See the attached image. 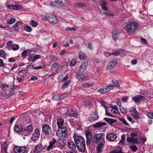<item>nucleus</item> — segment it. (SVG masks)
<instances>
[{
    "label": "nucleus",
    "mask_w": 153,
    "mask_h": 153,
    "mask_svg": "<svg viewBox=\"0 0 153 153\" xmlns=\"http://www.w3.org/2000/svg\"><path fill=\"white\" fill-rule=\"evenodd\" d=\"M74 140L76 146L81 152H84L85 149V140L83 138L80 136L74 134Z\"/></svg>",
    "instance_id": "f257e3e1"
},
{
    "label": "nucleus",
    "mask_w": 153,
    "mask_h": 153,
    "mask_svg": "<svg viewBox=\"0 0 153 153\" xmlns=\"http://www.w3.org/2000/svg\"><path fill=\"white\" fill-rule=\"evenodd\" d=\"M138 24L133 22H131L127 24L125 27V29L127 33L129 34L134 32L138 29Z\"/></svg>",
    "instance_id": "f03ea898"
},
{
    "label": "nucleus",
    "mask_w": 153,
    "mask_h": 153,
    "mask_svg": "<svg viewBox=\"0 0 153 153\" xmlns=\"http://www.w3.org/2000/svg\"><path fill=\"white\" fill-rule=\"evenodd\" d=\"M42 132L45 133V137L48 139H51L53 133L51 128L50 126L47 124H44L42 125Z\"/></svg>",
    "instance_id": "7ed1b4c3"
},
{
    "label": "nucleus",
    "mask_w": 153,
    "mask_h": 153,
    "mask_svg": "<svg viewBox=\"0 0 153 153\" xmlns=\"http://www.w3.org/2000/svg\"><path fill=\"white\" fill-rule=\"evenodd\" d=\"M59 129L56 132V135L57 137L62 139L64 138H67L68 135L66 127L63 126L62 128Z\"/></svg>",
    "instance_id": "20e7f679"
},
{
    "label": "nucleus",
    "mask_w": 153,
    "mask_h": 153,
    "mask_svg": "<svg viewBox=\"0 0 153 153\" xmlns=\"http://www.w3.org/2000/svg\"><path fill=\"white\" fill-rule=\"evenodd\" d=\"M13 149L15 153H27V148L25 146H16L14 147Z\"/></svg>",
    "instance_id": "39448f33"
},
{
    "label": "nucleus",
    "mask_w": 153,
    "mask_h": 153,
    "mask_svg": "<svg viewBox=\"0 0 153 153\" xmlns=\"http://www.w3.org/2000/svg\"><path fill=\"white\" fill-rule=\"evenodd\" d=\"M48 16V21L51 24L55 25L57 23V20L55 16L52 14H49Z\"/></svg>",
    "instance_id": "423d86ee"
},
{
    "label": "nucleus",
    "mask_w": 153,
    "mask_h": 153,
    "mask_svg": "<svg viewBox=\"0 0 153 153\" xmlns=\"http://www.w3.org/2000/svg\"><path fill=\"white\" fill-rule=\"evenodd\" d=\"M85 135L86 137V144L88 145L90 144L92 140V133L88 130H87L85 132Z\"/></svg>",
    "instance_id": "0eeeda50"
},
{
    "label": "nucleus",
    "mask_w": 153,
    "mask_h": 153,
    "mask_svg": "<svg viewBox=\"0 0 153 153\" xmlns=\"http://www.w3.org/2000/svg\"><path fill=\"white\" fill-rule=\"evenodd\" d=\"M88 65V62L85 61L82 62L79 67L78 70L79 72L80 73H83L85 71L87 68Z\"/></svg>",
    "instance_id": "6e6552de"
},
{
    "label": "nucleus",
    "mask_w": 153,
    "mask_h": 153,
    "mask_svg": "<svg viewBox=\"0 0 153 153\" xmlns=\"http://www.w3.org/2000/svg\"><path fill=\"white\" fill-rule=\"evenodd\" d=\"M39 135V130L38 128H36L35 130L34 133L32 135L31 140L33 141L37 140L38 139Z\"/></svg>",
    "instance_id": "1a4fd4ad"
},
{
    "label": "nucleus",
    "mask_w": 153,
    "mask_h": 153,
    "mask_svg": "<svg viewBox=\"0 0 153 153\" xmlns=\"http://www.w3.org/2000/svg\"><path fill=\"white\" fill-rule=\"evenodd\" d=\"M77 112L75 110H68L66 112V115L71 117H75L77 115Z\"/></svg>",
    "instance_id": "9d476101"
},
{
    "label": "nucleus",
    "mask_w": 153,
    "mask_h": 153,
    "mask_svg": "<svg viewBox=\"0 0 153 153\" xmlns=\"http://www.w3.org/2000/svg\"><path fill=\"white\" fill-rule=\"evenodd\" d=\"M117 59H114L112 60L108 64V68L111 69L115 67L117 64Z\"/></svg>",
    "instance_id": "9b49d317"
},
{
    "label": "nucleus",
    "mask_w": 153,
    "mask_h": 153,
    "mask_svg": "<svg viewBox=\"0 0 153 153\" xmlns=\"http://www.w3.org/2000/svg\"><path fill=\"white\" fill-rule=\"evenodd\" d=\"M146 99L145 97L141 95H139L134 97L133 98V100L136 102H139L141 101L144 100Z\"/></svg>",
    "instance_id": "f8f14e48"
},
{
    "label": "nucleus",
    "mask_w": 153,
    "mask_h": 153,
    "mask_svg": "<svg viewBox=\"0 0 153 153\" xmlns=\"http://www.w3.org/2000/svg\"><path fill=\"white\" fill-rule=\"evenodd\" d=\"M8 144L6 142L2 143L1 144V152L2 153H7V149L8 147Z\"/></svg>",
    "instance_id": "ddd939ff"
},
{
    "label": "nucleus",
    "mask_w": 153,
    "mask_h": 153,
    "mask_svg": "<svg viewBox=\"0 0 153 153\" xmlns=\"http://www.w3.org/2000/svg\"><path fill=\"white\" fill-rule=\"evenodd\" d=\"M100 6L102 9L104 11H107L108 10L107 6V3L105 0H101L100 1Z\"/></svg>",
    "instance_id": "4468645a"
},
{
    "label": "nucleus",
    "mask_w": 153,
    "mask_h": 153,
    "mask_svg": "<svg viewBox=\"0 0 153 153\" xmlns=\"http://www.w3.org/2000/svg\"><path fill=\"white\" fill-rule=\"evenodd\" d=\"M117 137V135L114 133L109 134L106 136L107 139L110 141H114Z\"/></svg>",
    "instance_id": "2eb2a0df"
},
{
    "label": "nucleus",
    "mask_w": 153,
    "mask_h": 153,
    "mask_svg": "<svg viewBox=\"0 0 153 153\" xmlns=\"http://www.w3.org/2000/svg\"><path fill=\"white\" fill-rule=\"evenodd\" d=\"M67 145L68 148L72 150H74L76 148V145L71 140H69L67 141Z\"/></svg>",
    "instance_id": "dca6fc26"
},
{
    "label": "nucleus",
    "mask_w": 153,
    "mask_h": 153,
    "mask_svg": "<svg viewBox=\"0 0 153 153\" xmlns=\"http://www.w3.org/2000/svg\"><path fill=\"white\" fill-rule=\"evenodd\" d=\"M64 122V119L62 118L57 119V123L59 129H61L63 127L62 126L63 125Z\"/></svg>",
    "instance_id": "f3484780"
},
{
    "label": "nucleus",
    "mask_w": 153,
    "mask_h": 153,
    "mask_svg": "<svg viewBox=\"0 0 153 153\" xmlns=\"http://www.w3.org/2000/svg\"><path fill=\"white\" fill-rule=\"evenodd\" d=\"M89 117L90 121H94L97 120L98 118V116L97 114V112L92 113L90 115Z\"/></svg>",
    "instance_id": "a211bd4d"
},
{
    "label": "nucleus",
    "mask_w": 153,
    "mask_h": 153,
    "mask_svg": "<svg viewBox=\"0 0 153 153\" xmlns=\"http://www.w3.org/2000/svg\"><path fill=\"white\" fill-rule=\"evenodd\" d=\"M33 130V126L31 125H29L24 129V131L22 132V134H24V136H25L26 134H24L25 133V132L27 131L28 132L30 133L32 132Z\"/></svg>",
    "instance_id": "6ab92c4d"
},
{
    "label": "nucleus",
    "mask_w": 153,
    "mask_h": 153,
    "mask_svg": "<svg viewBox=\"0 0 153 153\" xmlns=\"http://www.w3.org/2000/svg\"><path fill=\"white\" fill-rule=\"evenodd\" d=\"M14 87L13 86L10 87V88L8 89V91H9V93L8 95H7L6 92H5V94H6V99L9 98L13 94L14 92Z\"/></svg>",
    "instance_id": "aec40b11"
},
{
    "label": "nucleus",
    "mask_w": 153,
    "mask_h": 153,
    "mask_svg": "<svg viewBox=\"0 0 153 153\" xmlns=\"http://www.w3.org/2000/svg\"><path fill=\"white\" fill-rule=\"evenodd\" d=\"M50 4L51 5L58 8H60L63 5V4H61L60 3L56 2L55 1L54 2H51Z\"/></svg>",
    "instance_id": "412c9836"
},
{
    "label": "nucleus",
    "mask_w": 153,
    "mask_h": 153,
    "mask_svg": "<svg viewBox=\"0 0 153 153\" xmlns=\"http://www.w3.org/2000/svg\"><path fill=\"white\" fill-rule=\"evenodd\" d=\"M103 120L106 121L110 126L112 125L113 123L116 121V120L114 119L108 118H104Z\"/></svg>",
    "instance_id": "4be33fe9"
},
{
    "label": "nucleus",
    "mask_w": 153,
    "mask_h": 153,
    "mask_svg": "<svg viewBox=\"0 0 153 153\" xmlns=\"http://www.w3.org/2000/svg\"><path fill=\"white\" fill-rule=\"evenodd\" d=\"M56 140L54 138H53L52 141H50L49 142V145L48 147L46 146L47 150H49L50 149H51L53 146V145L56 143Z\"/></svg>",
    "instance_id": "5701e85b"
},
{
    "label": "nucleus",
    "mask_w": 153,
    "mask_h": 153,
    "mask_svg": "<svg viewBox=\"0 0 153 153\" xmlns=\"http://www.w3.org/2000/svg\"><path fill=\"white\" fill-rule=\"evenodd\" d=\"M127 140L128 142L133 143L135 144H137L138 143L137 141V138H134L133 137H127Z\"/></svg>",
    "instance_id": "b1692460"
},
{
    "label": "nucleus",
    "mask_w": 153,
    "mask_h": 153,
    "mask_svg": "<svg viewBox=\"0 0 153 153\" xmlns=\"http://www.w3.org/2000/svg\"><path fill=\"white\" fill-rule=\"evenodd\" d=\"M79 59L82 60H85L87 58L86 55L82 51L79 52Z\"/></svg>",
    "instance_id": "393cba45"
},
{
    "label": "nucleus",
    "mask_w": 153,
    "mask_h": 153,
    "mask_svg": "<svg viewBox=\"0 0 153 153\" xmlns=\"http://www.w3.org/2000/svg\"><path fill=\"white\" fill-rule=\"evenodd\" d=\"M22 127L20 124L16 125L14 128V130L16 132H20L22 131Z\"/></svg>",
    "instance_id": "a878e982"
},
{
    "label": "nucleus",
    "mask_w": 153,
    "mask_h": 153,
    "mask_svg": "<svg viewBox=\"0 0 153 153\" xmlns=\"http://www.w3.org/2000/svg\"><path fill=\"white\" fill-rule=\"evenodd\" d=\"M106 125L105 122L97 123L94 125V127L96 129L98 128L99 127H101Z\"/></svg>",
    "instance_id": "bb28decb"
},
{
    "label": "nucleus",
    "mask_w": 153,
    "mask_h": 153,
    "mask_svg": "<svg viewBox=\"0 0 153 153\" xmlns=\"http://www.w3.org/2000/svg\"><path fill=\"white\" fill-rule=\"evenodd\" d=\"M102 134L100 133L97 134L95 135V136L94 137L96 140L95 142L97 143L99 141H100L101 140V138L102 135Z\"/></svg>",
    "instance_id": "cd10ccee"
},
{
    "label": "nucleus",
    "mask_w": 153,
    "mask_h": 153,
    "mask_svg": "<svg viewBox=\"0 0 153 153\" xmlns=\"http://www.w3.org/2000/svg\"><path fill=\"white\" fill-rule=\"evenodd\" d=\"M31 59L33 61H35L36 59H38L40 58V56L39 55H35L32 54L30 56Z\"/></svg>",
    "instance_id": "c85d7f7f"
},
{
    "label": "nucleus",
    "mask_w": 153,
    "mask_h": 153,
    "mask_svg": "<svg viewBox=\"0 0 153 153\" xmlns=\"http://www.w3.org/2000/svg\"><path fill=\"white\" fill-rule=\"evenodd\" d=\"M26 73V71L25 70H21L18 73L19 76V77L23 78L25 76Z\"/></svg>",
    "instance_id": "c756f323"
},
{
    "label": "nucleus",
    "mask_w": 153,
    "mask_h": 153,
    "mask_svg": "<svg viewBox=\"0 0 153 153\" xmlns=\"http://www.w3.org/2000/svg\"><path fill=\"white\" fill-rule=\"evenodd\" d=\"M119 36V34L117 33L116 31L114 30L112 32V37L114 40H115L118 38Z\"/></svg>",
    "instance_id": "7c9ffc66"
},
{
    "label": "nucleus",
    "mask_w": 153,
    "mask_h": 153,
    "mask_svg": "<svg viewBox=\"0 0 153 153\" xmlns=\"http://www.w3.org/2000/svg\"><path fill=\"white\" fill-rule=\"evenodd\" d=\"M42 150V148L41 147L37 145L35 146L33 149L34 153H38L40 152Z\"/></svg>",
    "instance_id": "2f4dec72"
},
{
    "label": "nucleus",
    "mask_w": 153,
    "mask_h": 153,
    "mask_svg": "<svg viewBox=\"0 0 153 153\" xmlns=\"http://www.w3.org/2000/svg\"><path fill=\"white\" fill-rule=\"evenodd\" d=\"M131 114L133 118L136 120H138L139 118V114L137 111L134 112L132 113Z\"/></svg>",
    "instance_id": "473e14b6"
},
{
    "label": "nucleus",
    "mask_w": 153,
    "mask_h": 153,
    "mask_svg": "<svg viewBox=\"0 0 153 153\" xmlns=\"http://www.w3.org/2000/svg\"><path fill=\"white\" fill-rule=\"evenodd\" d=\"M103 144L102 143L100 142L97 146V150L98 152H100L102 151Z\"/></svg>",
    "instance_id": "72a5a7b5"
},
{
    "label": "nucleus",
    "mask_w": 153,
    "mask_h": 153,
    "mask_svg": "<svg viewBox=\"0 0 153 153\" xmlns=\"http://www.w3.org/2000/svg\"><path fill=\"white\" fill-rule=\"evenodd\" d=\"M77 78L79 81H82L85 79V76L83 74H77Z\"/></svg>",
    "instance_id": "f704fd0d"
},
{
    "label": "nucleus",
    "mask_w": 153,
    "mask_h": 153,
    "mask_svg": "<svg viewBox=\"0 0 153 153\" xmlns=\"http://www.w3.org/2000/svg\"><path fill=\"white\" fill-rule=\"evenodd\" d=\"M19 47L17 44H13L12 47V49L14 51H17L19 49Z\"/></svg>",
    "instance_id": "c9c22d12"
},
{
    "label": "nucleus",
    "mask_w": 153,
    "mask_h": 153,
    "mask_svg": "<svg viewBox=\"0 0 153 153\" xmlns=\"http://www.w3.org/2000/svg\"><path fill=\"white\" fill-rule=\"evenodd\" d=\"M19 26L18 25V22H16L15 25H14L13 26H12L11 28V29L12 30H15L16 31H19V28L18 27Z\"/></svg>",
    "instance_id": "e433bc0d"
},
{
    "label": "nucleus",
    "mask_w": 153,
    "mask_h": 153,
    "mask_svg": "<svg viewBox=\"0 0 153 153\" xmlns=\"http://www.w3.org/2000/svg\"><path fill=\"white\" fill-rule=\"evenodd\" d=\"M113 85H109L104 87L106 92H108L111 90L113 88Z\"/></svg>",
    "instance_id": "4c0bfd02"
},
{
    "label": "nucleus",
    "mask_w": 153,
    "mask_h": 153,
    "mask_svg": "<svg viewBox=\"0 0 153 153\" xmlns=\"http://www.w3.org/2000/svg\"><path fill=\"white\" fill-rule=\"evenodd\" d=\"M122 52H123L122 50H119L111 53V54L112 55H113L114 56H117L120 54Z\"/></svg>",
    "instance_id": "58836bf2"
},
{
    "label": "nucleus",
    "mask_w": 153,
    "mask_h": 153,
    "mask_svg": "<svg viewBox=\"0 0 153 153\" xmlns=\"http://www.w3.org/2000/svg\"><path fill=\"white\" fill-rule=\"evenodd\" d=\"M86 4L85 3H79L76 4V6L79 8H82L85 6Z\"/></svg>",
    "instance_id": "ea45409f"
},
{
    "label": "nucleus",
    "mask_w": 153,
    "mask_h": 153,
    "mask_svg": "<svg viewBox=\"0 0 153 153\" xmlns=\"http://www.w3.org/2000/svg\"><path fill=\"white\" fill-rule=\"evenodd\" d=\"M57 146L60 149L62 148L64 146V143L62 141H58L57 142Z\"/></svg>",
    "instance_id": "a19ab883"
},
{
    "label": "nucleus",
    "mask_w": 153,
    "mask_h": 153,
    "mask_svg": "<svg viewBox=\"0 0 153 153\" xmlns=\"http://www.w3.org/2000/svg\"><path fill=\"white\" fill-rule=\"evenodd\" d=\"M58 65L57 63L55 62L51 65V68L52 70H56L58 68Z\"/></svg>",
    "instance_id": "79ce46f5"
},
{
    "label": "nucleus",
    "mask_w": 153,
    "mask_h": 153,
    "mask_svg": "<svg viewBox=\"0 0 153 153\" xmlns=\"http://www.w3.org/2000/svg\"><path fill=\"white\" fill-rule=\"evenodd\" d=\"M30 50L27 49V50L24 51L22 53V57H25L27 56V53H29Z\"/></svg>",
    "instance_id": "37998d69"
},
{
    "label": "nucleus",
    "mask_w": 153,
    "mask_h": 153,
    "mask_svg": "<svg viewBox=\"0 0 153 153\" xmlns=\"http://www.w3.org/2000/svg\"><path fill=\"white\" fill-rule=\"evenodd\" d=\"M130 147L132 152H135L137 150V147L135 145L130 146Z\"/></svg>",
    "instance_id": "c03bdc74"
},
{
    "label": "nucleus",
    "mask_w": 153,
    "mask_h": 153,
    "mask_svg": "<svg viewBox=\"0 0 153 153\" xmlns=\"http://www.w3.org/2000/svg\"><path fill=\"white\" fill-rule=\"evenodd\" d=\"M61 67L62 68H65L66 69H67L68 67V64L66 62H62L61 64Z\"/></svg>",
    "instance_id": "a18cd8bd"
},
{
    "label": "nucleus",
    "mask_w": 153,
    "mask_h": 153,
    "mask_svg": "<svg viewBox=\"0 0 153 153\" xmlns=\"http://www.w3.org/2000/svg\"><path fill=\"white\" fill-rule=\"evenodd\" d=\"M120 109L121 113L124 114L127 113V110L126 108H125L123 106H121Z\"/></svg>",
    "instance_id": "49530a36"
},
{
    "label": "nucleus",
    "mask_w": 153,
    "mask_h": 153,
    "mask_svg": "<svg viewBox=\"0 0 153 153\" xmlns=\"http://www.w3.org/2000/svg\"><path fill=\"white\" fill-rule=\"evenodd\" d=\"M70 83V80L66 81L63 85L62 86V88H65L67 87L69 85V84Z\"/></svg>",
    "instance_id": "de8ad7c7"
},
{
    "label": "nucleus",
    "mask_w": 153,
    "mask_h": 153,
    "mask_svg": "<svg viewBox=\"0 0 153 153\" xmlns=\"http://www.w3.org/2000/svg\"><path fill=\"white\" fill-rule=\"evenodd\" d=\"M50 59L51 60H53L54 62H57L59 60L58 58L53 55H52L50 56Z\"/></svg>",
    "instance_id": "09e8293b"
},
{
    "label": "nucleus",
    "mask_w": 153,
    "mask_h": 153,
    "mask_svg": "<svg viewBox=\"0 0 153 153\" xmlns=\"http://www.w3.org/2000/svg\"><path fill=\"white\" fill-rule=\"evenodd\" d=\"M98 92L102 93L104 94L106 92L105 90V87H103L101 88H100L97 90Z\"/></svg>",
    "instance_id": "8fccbe9b"
},
{
    "label": "nucleus",
    "mask_w": 153,
    "mask_h": 153,
    "mask_svg": "<svg viewBox=\"0 0 153 153\" xmlns=\"http://www.w3.org/2000/svg\"><path fill=\"white\" fill-rule=\"evenodd\" d=\"M112 83L114 84V86H116L118 88L120 87V85L118 84V82L117 80H114L112 81Z\"/></svg>",
    "instance_id": "3c124183"
},
{
    "label": "nucleus",
    "mask_w": 153,
    "mask_h": 153,
    "mask_svg": "<svg viewBox=\"0 0 153 153\" xmlns=\"http://www.w3.org/2000/svg\"><path fill=\"white\" fill-rule=\"evenodd\" d=\"M76 60L75 59H72L70 63V65L71 66H73L76 64Z\"/></svg>",
    "instance_id": "603ef678"
},
{
    "label": "nucleus",
    "mask_w": 153,
    "mask_h": 153,
    "mask_svg": "<svg viewBox=\"0 0 153 153\" xmlns=\"http://www.w3.org/2000/svg\"><path fill=\"white\" fill-rule=\"evenodd\" d=\"M119 120L124 125L126 126L128 125V123H127L126 120L124 119L119 118Z\"/></svg>",
    "instance_id": "864d4df0"
},
{
    "label": "nucleus",
    "mask_w": 153,
    "mask_h": 153,
    "mask_svg": "<svg viewBox=\"0 0 153 153\" xmlns=\"http://www.w3.org/2000/svg\"><path fill=\"white\" fill-rule=\"evenodd\" d=\"M15 19H11L7 21V23L10 25H12L15 22Z\"/></svg>",
    "instance_id": "5fc2aeb1"
},
{
    "label": "nucleus",
    "mask_w": 153,
    "mask_h": 153,
    "mask_svg": "<svg viewBox=\"0 0 153 153\" xmlns=\"http://www.w3.org/2000/svg\"><path fill=\"white\" fill-rule=\"evenodd\" d=\"M48 16H49V14H46L45 16H42L41 17L42 19L45 21H47L48 20Z\"/></svg>",
    "instance_id": "6e6d98bb"
},
{
    "label": "nucleus",
    "mask_w": 153,
    "mask_h": 153,
    "mask_svg": "<svg viewBox=\"0 0 153 153\" xmlns=\"http://www.w3.org/2000/svg\"><path fill=\"white\" fill-rule=\"evenodd\" d=\"M31 25L33 27H36L37 26L38 24L36 22L34 21V20H31Z\"/></svg>",
    "instance_id": "4d7b16f0"
},
{
    "label": "nucleus",
    "mask_w": 153,
    "mask_h": 153,
    "mask_svg": "<svg viewBox=\"0 0 153 153\" xmlns=\"http://www.w3.org/2000/svg\"><path fill=\"white\" fill-rule=\"evenodd\" d=\"M5 56L4 51L2 50H0V56L4 57Z\"/></svg>",
    "instance_id": "13d9d810"
},
{
    "label": "nucleus",
    "mask_w": 153,
    "mask_h": 153,
    "mask_svg": "<svg viewBox=\"0 0 153 153\" xmlns=\"http://www.w3.org/2000/svg\"><path fill=\"white\" fill-rule=\"evenodd\" d=\"M25 28L27 32H31L32 30L31 27L27 25L26 26Z\"/></svg>",
    "instance_id": "bf43d9fd"
},
{
    "label": "nucleus",
    "mask_w": 153,
    "mask_h": 153,
    "mask_svg": "<svg viewBox=\"0 0 153 153\" xmlns=\"http://www.w3.org/2000/svg\"><path fill=\"white\" fill-rule=\"evenodd\" d=\"M52 100L55 101H58L60 100L59 95H55L53 96L52 98Z\"/></svg>",
    "instance_id": "052dcab7"
},
{
    "label": "nucleus",
    "mask_w": 153,
    "mask_h": 153,
    "mask_svg": "<svg viewBox=\"0 0 153 153\" xmlns=\"http://www.w3.org/2000/svg\"><path fill=\"white\" fill-rule=\"evenodd\" d=\"M16 80L18 81L20 83L22 82V81L24 80V79L22 78L19 77V76H17Z\"/></svg>",
    "instance_id": "680f3d73"
},
{
    "label": "nucleus",
    "mask_w": 153,
    "mask_h": 153,
    "mask_svg": "<svg viewBox=\"0 0 153 153\" xmlns=\"http://www.w3.org/2000/svg\"><path fill=\"white\" fill-rule=\"evenodd\" d=\"M67 96V95L66 94H63L60 95H59V98L60 100L62 99L65 98Z\"/></svg>",
    "instance_id": "e2e57ef3"
},
{
    "label": "nucleus",
    "mask_w": 153,
    "mask_h": 153,
    "mask_svg": "<svg viewBox=\"0 0 153 153\" xmlns=\"http://www.w3.org/2000/svg\"><path fill=\"white\" fill-rule=\"evenodd\" d=\"M22 6L21 5H13V9L14 10H17L18 9L21 8L22 7Z\"/></svg>",
    "instance_id": "0e129e2a"
},
{
    "label": "nucleus",
    "mask_w": 153,
    "mask_h": 153,
    "mask_svg": "<svg viewBox=\"0 0 153 153\" xmlns=\"http://www.w3.org/2000/svg\"><path fill=\"white\" fill-rule=\"evenodd\" d=\"M13 42L11 40H10L7 43V45L8 46V47H11L13 45Z\"/></svg>",
    "instance_id": "69168bd1"
},
{
    "label": "nucleus",
    "mask_w": 153,
    "mask_h": 153,
    "mask_svg": "<svg viewBox=\"0 0 153 153\" xmlns=\"http://www.w3.org/2000/svg\"><path fill=\"white\" fill-rule=\"evenodd\" d=\"M91 103V102L88 100H86L84 101V103L85 105L86 106H88Z\"/></svg>",
    "instance_id": "338daca9"
},
{
    "label": "nucleus",
    "mask_w": 153,
    "mask_h": 153,
    "mask_svg": "<svg viewBox=\"0 0 153 153\" xmlns=\"http://www.w3.org/2000/svg\"><path fill=\"white\" fill-rule=\"evenodd\" d=\"M147 115L149 118L153 119V112L148 113Z\"/></svg>",
    "instance_id": "774afa93"
}]
</instances>
